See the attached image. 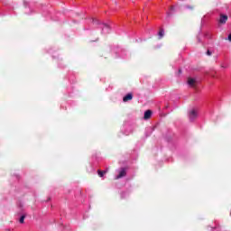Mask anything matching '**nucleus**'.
<instances>
[{"instance_id": "1", "label": "nucleus", "mask_w": 231, "mask_h": 231, "mask_svg": "<svg viewBox=\"0 0 231 231\" xmlns=\"http://www.w3.org/2000/svg\"><path fill=\"white\" fill-rule=\"evenodd\" d=\"M125 176H127V171H125V168H123L119 171V174L116 176V180H120L121 178H125Z\"/></svg>"}, {"instance_id": "2", "label": "nucleus", "mask_w": 231, "mask_h": 231, "mask_svg": "<svg viewBox=\"0 0 231 231\" xmlns=\"http://www.w3.org/2000/svg\"><path fill=\"white\" fill-rule=\"evenodd\" d=\"M226 21H228V16H226L225 14H221L220 19H219L220 24H225L226 23Z\"/></svg>"}, {"instance_id": "3", "label": "nucleus", "mask_w": 231, "mask_h": 231, "mask_svg": "<svg viewBox=\"0 0 231 231\" xmlns=\"http://www.w3.org/2000/svg\"><path fill=\"white\" fill-rule=\"evenodd\" d=\"M151 116H152V111H151V110H146V111L144 112L143 119H144V120H149V118H151Z\"/></svg>"}, {"instance_id": "4", "label": "nucleus", "mask_w": 231, "mask_h": 231, "mask_svg": "<svg viewBox=\"0 0 231 231\" xmlns=\"http://www.w3.org/2000/svg\"><path fill=\"white\" fill-rule=\"evenodd\" d=\"M188 84L189 86H190L191 88H194V86H196V79H192V78H189L188 79Z\"/></svg>"}, {"instance_id": "5", "label": "nucleus", "mask_w": 231, "mask_h": 231, "mask_svg": "<svg viewBox=\"0 0 231 231\" xmlns=\"http://www.w3.org/2000/svg\"><path fill=\"white\" fill-rule=\"evenodd\" d=\"M133 98V94L129 93L123 97V102H129Z\"/></svg>"}, {"instance_id": "6", "label": "nucleus", "mask_w": 231, "mask_h": 231, "mask_svg": "<svg viewBox=\"0 0 231 231\" xmlns=\"http://www.w3.org/2000/svg\"><path fill=\"white\" fill-rule=\"evenodd\" d=\"M196 116H198V114L196 113V110H191L190 113H189V119L194 120V118H196Z\"/></svg>"}, {"instance_id": "7", "label": "nucleus", "mask_w": 231, "mask_h": 231, "mask_svg": "<svg viewBox=\"0 0 231 231\" xmlns=\"http://www.w3.org/2000/svg\"><path fill=\"white\" fill-rule=\"evenodd\" d=\"M107 171H97V174L99 176V178H104V174H106Z\"/></svg>"}, {"instance_id": "8", "label": "nucleus", "mask_w": 231, "mask_h": 231, "mask_svg": "<svg viewBox=\"0 0 231 231\" xmlns=\"http://www.w3.org/2000/svg\"><path fill=\"white\" fill-rule=\"evenodd\" d=\"M26 218V216L25 215H23L20 219H19V223L23 224L24 223V219Z\"/></svg>"}, {"instance_id": "9", "label": "nucleus", "mask_w": 231, "mask_h": 231, "mask_svg": "<svg viewBox=\"0 0 231 231\" xmlns=\"http://www.w3.org/2000/svg\"><path fill=\"white\" fill-rule=\"evenodd\" d=\"M162 37H163V30L159 32V39H162Z\"/></svg>"}, {"instance_id": "10", "label": "nucleus", "mask_w": 231, "mask_h": 231, "mask_svg": "<svg viewBox=\"0 0 231 231\" xmlns=\"http://www.w3.org/2000/svg\"><path fill=\"white\" fill-rule=\"evenodd\" d=\"M186 8H188V10H194V5H186Z\"/></svg>"}, {"instance_id": "11", "label": "nucleus", "mask_w": 231, "mask_h": 231, "mask_svg": "<svg viewBox=\"0 0 231 231\" xmlns=\"http://www.w3.org/2000/svg\"><path fill=\"white\" fill-rule=\"evenodd\" d=\"M170 10H171L172 12H174V5H171V6L170 7Z\"/></svg>"}, {"instance_id": "12", "label": "nucleus", "mask_w": 231, "mask_h": 231, "mask_svg": "<svg viewBox=\"0 0 231 231\" xmlns=\"http://www.w3.org/2000/svg\"><path fill=\"white\" fill-rule=\"evenodd\" d=\"M207 55L210 56L212 55V52H210L209 51H207Z\"/></svg>"}, {"instance_id": "13", "label": "nucleus", "mask_w": 231, "mask_h": 231, "mask_svg": "<svg viewBox=\"0 0 231 231\" xmlns=\"http://www.w3.org/2000/svg\"><path fill=\"white\" fill-rule=\"evenodd\" d=\"M228 41L231 42V33L228 35Z\"/></svg>"}, {"instance_id": "14", "label": "nucleus", "mask_w": 231, "mask_h": 231, "mask_svg": "<svg viewBox=\"0 0 231 231\" xmlns=\"http://www.w3.org/2000/svg\"><path fill=\"white\" fill-rule=\"evenodd\" d=\"M103 26H107V24H106V23H103Z\"/></svg>"}]
</instances>
